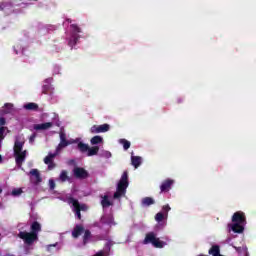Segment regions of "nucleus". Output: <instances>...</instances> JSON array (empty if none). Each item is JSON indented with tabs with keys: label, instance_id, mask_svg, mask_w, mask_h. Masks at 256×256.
<instances>
[{
	"label": "nucleus",
	"instance_id": "obj_22",
	"mask_svg": "<svg viewBox=\"0 0 256 256\" xmlns=\"http://www.w3.org/2000/svg\"><path fill=\"white\" fill-rule=\"evenodd\" d=\"M24 109L27 111H37V109H39V105H37V103L30 102L24 105Z\"/></svg>",
	"mask_w": 256,
	"mask_h": 256
},
{
	"label": "nucleus",
	"instance_id": "obj_30",
	"mask_svg": "<svg viewBox=\"0 0 256 256\" xmlns=\"http://www.w3.org/2000/svg\"><path fill=\"white\" fill-rule=\"evenodd\" d=\"M73 34L72 35H77V33H81V28L79 26H77V24H72L70 25Z\"/></svg>",
	"mask_w": 256,
	"mask_h": 256
},
{
	"label": "nucleus",
	"instance_id": "obj_29",
	"mask_svg": "<svg viewBox=\"0 0 256 256\" xmlns=\"http://www.w3.org/2000/svg\"><path fill=\"white\" fill-rule=\"evenodd\" d=\"M60 181H62V183H65V181H69V176L67 175V171L63 170L60 173Z\"/></svg>",
	"mask_w": 256,
	"mask_h": 256
},
{
	"label": "nucleus",
	"instance_id": "obj_37",
	"mask_svg": "<svg viewBox=\"0 0 256 256\" xmlns=\"http://www.w3.org/2000/svg\"><path fill=\"white\" fill-rule=\"evenodd\" d=\"M7 120L4 117H0V127H5Z\"/></svg>",
	"mask_w": 256,
	"mask_h": 256
},
{
	"label": "nucleus",
	"instance_id": "obj_7",
	"mask_svg": "<svg viewBox=\"0 0 256 256\" xmlns=\"http://www.w3.org/2000/svg\"><path fill=\"white\" fill-rule=\"evenodd\" d=\"M111 129L109 124H102V125H93L90 128V133L97 134V133H107Z\"/></svg>",
	"mask_w": 256,
	"mask_h": 256
},
{
	"label": "nucleus",
	"instance_id": "obj_12",
	"mask_svg": "<svg viewBox=\"0 0 256 256\" xmlns=\"http://www.w3.org/2000/svg\"><path fill=\"white\" fill-rule=\"evenodd\" d=\"M85 228L82 225H76L72 231V237L74 239H79L83 235Z\"/></svg>",
	"mask_w": 256,
	"mask_h": 256
},
{
	"label": "nucleus",
	"instance_id": "obj_35",
	"mask_svg": "<svg viewBox=\"0 0 256 256\" xmlns=\"http://www.w3.org/2000/svg\"><path fill=\"white\" fill-rule=\"evenodd\" d=\"M48 165V170L49 171H53V169H55V167H57V165L55 164V162H50Z\"/></svg>",
	"mask_w": 256,
	"mask_h": 256
},
{
	"label": "nucleus",
	"instance_id": "obj_25",
	"mask_svg": "<svg viewBox=\"0 0 256 256\" xmlns=\"http://www.w3.org/2000/svg\"><path fill=\"white\" fill-rule=\"evenodd\" d=\"M91 145H99L103 143V137L101 136H94L90 140Z\"/></svg>",
	"mask_w": 256,
	"mask_h": 256
},
{
	"label": "nucleus",
	"instance_id": "obj_33",
	"mask_svg": "<svg viewBox=\"0 0 256 256\" xmlns=\"http://www.w3.org/2000/svg\"><path fill=\"white\" fill-rule=\"evenodd\" d=\"M6 129H7V127L0 126V139H4L5 138V130Z\"/></svg>",
	"mask_w": 256,
	"mask_h": 256
},
{
	"label": "nucleus",
	"instance_id": "obj_10",
	"mask_svg": "<svg viewBox=\"0 0 256 256\" xmlns=\"http://www.w3.org/2000/svg\"><path fill=\"white\" fill-rule=\"evenodd\" d=\"M173 183L174 181L172 179L164 180L160 186L161 193H168V191H171V186Z\"/></svg>",
	"mask_w": 256,
	"mask_h": 256
},
{
	"label": "nucleus",
	"instance_id": "obj_23",
	"mask_svg": "<svg viewBox=\"0 0 256 256\" xmlns=\"http://www.w3.org/2000/svg\"><path fill=\"white\" fill-rule=\"evenodd\" d=\"M131 162H132L133 167H135V169H138V167L141 165V157L132 156Z\"/></svg>",
	"mask_w": 256,
	"mask_h": 256
},
{
	"label": "nucleus",
	"instance_id": "obj_28",
	"mask_svg": "<svg viewBox=\"0 0 256 256\" xmlns=\"http://www.w3.org/2000/svg\"><path fill=\"white\" fill-rule=\"evenodd\" d=\"M45 83L42 86V93H44V95H47V93H49L50 89H51V84H49V80H45Z\"/></svg>",
	"mask_w": 256,
	"mask_h": 256
},
{
	"label": "nucleus",
	"instance_id": "obj_44",
	"mask_svg": "<svg viewBox=\"0 0 256 256\" xmlns=\"http://www.w3.org/2000/svg\"><path fill=\"white\" fill-rule=\"evenodd\" d=\"M3 193V189L0 188V195Z\"/></svg>",
	"mask_w": 256,
	"mask_h": 256
},
{
	"label": "nucleus",
	"instance_id": "obj_32",
	"mask_svg": "<svg viewBox=\"0 0 256 256\" xmlns=\"http://www.w3.org/2000/svg\"><path fill=\"white\" fill-rule=\"evenodd\" d=\"M23 193V189L21 188H15L12 190V195L13 197H19V195H21Z\"/></svg>",
	"mask_w": 256,
	"mask_h": 256
},
{
	"label": "nucleus",
	"instance_id": "obj_11",
	"mask_svg": "<svg viewBox=\"0 0 256 256\" xmlns=\"http://www.w3.org/2000/svg\"><path fill=\"white\" fill-rule=\"evenodd\" d=\"M51 127H53L51 122H45L42 124H34L33 129L35 131H47V129H51Z\"/></svg>",
	"mask_w": 256,
	"mask_h": 256
},
{
	"label": "nucleus",
	"instance_id": "obj_8",
	"mask_svg": "<svg viewBox=\"0 0 256 256\" xmlns=\"http://www.w3.org/2000/svg\"><path fill=\"white\" fill-rule=\"evenodd\" d=\"M68 145H70V143L67 139V134H65V132H60V143L56 148L57 153H59L61 149H65V147H68Z\"/></svg>",
	"mask_w": 256,
	"mask_h": 256
},
{
	"label": "nucleus",
	"instance_id": "obj_34",
	"mask_svg": "<svg viewBox=\"0 0 256 256\" xmlns=\"http://www.w3.org/2000/svg\"><path fill=\"white\" fill-rule=\"evenodd\" d=\"M35 139H37V133L31 134V136L29 137V143L33 145V143H35Z\"/></svg>",
	"mask_w": 256,
	"mask_h": 256
},
{
	"label": "nucleus",
	"instance_id": "obj_26",
	"mask_svg": "<svg viewBox=\"0 0 256 256\" xmlns=\"http://www.w3.org/2000/svg\"><path fill=\"white\" fill-rule=\"evenodd\" d=\"M89 239H91V231L84 230L83 245H87L89 243Z\"/></svg>",
	"mask_w": 256,
	"mask_h": 256
},
{
	"label": "nucleus",
	"instance_id": "obj_31",
	"mask_svg": "<svg viewBox=\"0 0 256 256\" xmlns=\"http://www.w3.org/2000/svg\"><path fill=\"white\" fill-rule=\"evenodd\" d=\"M163 219H165V214H163L162 212H158L155 215V221H157V223H161V221H163Z\"/></svg>",
	"mask_w": 256,
	"mask_h": 256
},
{
	"label": "nucleus",
	"instance_id": "obj_42",
	"mask_svg": "<svg viewBox=\"0 0 256 256\" xmlns=\"http://www.w3.org/2000/svg\"><path fill=\"white\" fill-rule=\"evenodd\" d=\"M66 21H67L68 23H71V19H69V18H68V19H66Z\"/></svg>",
	"mask_w": 256,
	"mask_h": 256
},
{
	"label": "nucleus",
	"instance_id": "obj_38",
	"mask_svg": "<svg viewBox=\"0 0 256 256\" xmlns=\"http://www.w3.org/2000/svg\"><path fill=\"white\" fill-rule=\"evenodd\" d=\"M49 187H50L51 191H53V189H55V181L54 180H49Z\"/></svg>",
	"mask_w": 256,
	"mask_h": 256
},
{
	"label": "nucleus",
	"instance_id": "obj_36",
	"mask_svg": "<svg viewBox=\"0 0 256 256\" xmlns=\"http://www.w3.org/2000/svg\"><path fill=\"white\" fill-rule=\"evenodd\" d=\"M75 211V215L77 217V219L81 220V211L80 209L74 208Z\"/></svg>",
	"mask_w": 256,
	"mask_h": 256
},
{
	"label": "nucleus",
	"instance_id": "obj_13",
	"mask_svg": "<svg viewBox=\"0 0 256 256\" xmlns=\"http://www.w3.org/2000/svg\"><path fill=\"white\" fill-rule=\"evenodd\" d=\"M100 223H102V225H115V220L111 215H104L101 217Z\"/></svg>",
	"mask_w": 256,
	"mask_h": 256
},
{
	"label": "nucleus",
	"instance_id": "obj_2",
	"mask_svg": "<svg viewBox=\"0 0 256 256\" xmlns=\"http://www.w3.org/2000/svg\"><path fill=\"white\" fill-rule=\"evenodd\" d=\"M24 145L25 141H21L17 137L14 143V157L17 167H21L25 163V159H27V150H23Z\"/></svg>",
	"mask_w": 256,
	"mask_h": 256
},
{
	"label": "nucleus",
	"instance_id": "obj_39",
	"mask_svg": "<svg viewBox=\"0 0 256 256\" xmlns=\"http://www.w3.org/2000/svg\"><path fill=\"white\" fill-rule=\"evenodd\" d=\"M162 209L165 213H169V211H171V207L169 205H164Z\"/></svg>",
	"mask_w": 256,
	"mask_h": 256
},
{
	"label": "nucleus",
	"instance_id": "obj_27",
	"mask_svg": "<svg viewBox=\"0 0 256 256\" xmlns=\"http://www.w3.org/2000/svg\"><path fill=\"white\" fill-rule=\"evenodd\" d=\"M119 143H120L121 145H123V149H124L125 151H127V149H129V148L131 147V142H129V140H127V139H120V140H119Z\"/></svg>",
	"mask_w": 256,
	"mask_h": 256
},
{
	"label": "nucleus",
	"instance_id": "obj_17",
	"mask_svg": "<svg viewBox=\"0 0 256 256\" xmlns=\"http://www.w3.org/2000/svg\"><path fill=\"white\" fill-rule=\"evenodd\" d=\"M101 197H102L101 205H102L103 209H107V207H111V205H113V203L111 201H109L108 195H104Z\"/></svg>",
	"mask_w": 256,
	"mask_h": 256
},
{
	"label": "nucleus",
	"instance_id": "obj_4",
	"mask_svg": "<svg viewBox=\"0 0 256 256\" xmlns=\"http://www.w3.org/2000/svg\"><path fill=\"white\" fill-rule=\"evenodd\" d=\"M143 245H153L156 249H163L165 245H167L166 242L161 241V239L157 238V235L155 232H149L146 234Z\"/></svg>",
	"mask_w": 256,
	"mask_h": 256
},
{
	"label": "nucleus",
	"instance_id": "obj_6",
	"mask_svg": "<svg viewBox=\"0 0 256 256\" xmlns=\"http://www.w3.org/2000/svg\"><path fill=\"white\" fill-rule=\"evenodd\" d=\"M73 175L76 179H87L89 172L82 167H75L73 169Z\"/></svg>",
	"mask_w": 256,
	"mask_h": 256
},
{
	"label": "nucleus",
	"instance_id": "obj_18",
	"mask_svg": "<svg viewBox=\"0 0 256 256\" xmlns=\"http://www.w3.org/2000/svg\"><path fill=\"white\" fill-rule=\"evenodd\" d=\"M30 174L32 175V177H35L36 183H41V181H43V178H41V173L38 169H32L30 171Z\"/></svg>",
	"mask_w": 256,
	"mask_h": 256
},
{
	"label": "nucleus",
	"instance_id": "obj_3",
	"mask_svg": "<svg viewBox=\"0 0 256 256\" xmlns=\"http://www.w3.org/2000/svg\"><path fill=\"white\" fill-rule=\"evenodd\" d=\"M127 187H129V173L124 171L114 193V199H121L127 193Z\"/></svg>",
	"mask_w": 256,
	"mask_h": 256
},
{
	"label": "nucleus",
	"instance_id": "obj_9",
	"mask_svg": "<svg viewBox=\"0 0 256 256\" xmlns=\"http://www.w3.org/2000/svg\"><path fill=\"white\" fill-rule=\"evenodd\" d=\"M68 203L70 205H73L74 209H80V211H87V205L85 204H80L79 203V200L73 198V197H70L68 199Z\"/></svg>",
	"mask_w": 256,
	"mask_h": 256
},
{
	"label": "nucleus",
	"instance_id": "obj_24",
	"mask_svg": "<svg viewBox=\"0 0 256 256\" xmlns=\"http://www.w3.org/2000/svg\"><path fill=\"white\" fill-rule=\"evenodd\" d=\"M97 153H99V146H93L89 147L87 155L88 157H93L97 155Z\"/></svg>",
	"mask_w": 256,
	"mask_h": 256
},
{
	"label": "nucleus",
	"instance_id": "obj_19",
	"mask_svg": "<svg viewBox=\"0 0 256 256\" xmlns=\"http://www.w3.org/2000/svg\"><path fill=\"white\" fill-rule=\"evenodd\" d=\"M77 149L80 151V153H88L89 151V144H85L83 142H79L77 144Z\"/></svg>",
	"mask_w": 256,
	"mask_h": 256
},
{
	"label": "nucleus",
	"instance_id": "obj_41",
	"mask_svg": "<svg viewBox=\"0 0 256 256\" xmlns=\"http://www.w3.org/2000/svg\"><path fill=\"white\" fill-rule=\"evenodd\" d=\"M177 103H183V100H182L181 98H179V99L177 100Z\"/></svg>",
	"mask_w": 256,
	"mask_h": 256
},
{
	"label": "nucleus",
	"instance_id": "obj_5",
	"mask_svg": "<svg viewBox=\"0 0 256 256\" xmlns=\"http://www.w3.org/2000/svg\"><path fill=\"white\" fill-rule=\"evenodd\" d=\"M232 223L247 225V217L243 211H237L232 216Z\"/></svg>",
	"mask_w": 256,
	"mask_h": 256
},
{
	"label": "nucleus",
	"instance_id": "obj_1",
	"mask_svg": "<svg viewBox=\"0 0 256 256\" xmlns=\"http://www.w3.org/2000/svg\"><path fill=\"white\" fill-rule=\"evenodd\" d=\"M31 232L20 231L18 233L19 239H22L25 245H33L34 241L39 239V232L41 231V224L34 221L30 226Z\"/></svg>",
	"mask_w": 256,
	"mask_h": 256
},
{
	"label": "nucleus",
	"instance_id": "obj_40",
	"mask_svg": "<svg viewBox=\"0 0 256 256\" xmlns=\"http://www.w3.org/2000/svg\"><path fill=\"white\" fill-rule=\"evenodd\" d=\"M235 251H237V253H243V251H245V248L243 247H234Z\"/></svg>",
	"mask_w": 256,
	"mask_h": 256
},
{
	"label": "nucleus",
	"instance_id": "obj_14",
	"mask_svg": "<svg viewBox=\"0 0 256 256\" xmlns=\"http://www.w3.org/2000/svg\"><path fill=\"white\" fill-rule=\"evenodd\" d=\"M231 230L234 233H243L245 231V224L235 223L231 225Z\"/></svg>",
	"mask_w": 256,
	"mask_h": 256
},
{
	"label": "nucleus",
	"instance_id": "obj_21",
	"mask_svg": "<svg viewBox=\"0 0 256 256\" xmlns=\"http://www.w3.org/2000/svg\"><path fill=\"white\" fill-rule=\"evenodd\" d=\"M209 255L212 256H217L221 253V248L219 247V245H213L210 249H209Z\"/></svg>",
	"mask_w": 256,
	"mask_h": 256
},
{
	"label": "nucleus",
	"instance_id": "obj_15",
	"mask_svg": "<svg viewBox=\"0 0 256 256\" xmlns=\"http://www.w3.org/2000/svg\"><path fill=\"white\" fill-rule=\"evenodd\" d=\"M79 39H81V36H79V34H72L68 42L69 47H75V45H77V43L79 42Z\"/></svg>",
	"mask_w": 256,
	"mask_h": 256
},
{
	"label": "nucleus",
	"instance_id": "obj_43",
	"mask_svg": "<svg viewBox=\"0 0 256 256\" xmlns=\"http://www.w3.org/2000/svg\"><path fill=\"white\" fill-rule=\"evenodd\" d=\"M1 161H3V157L0 155V163H1Z\"/></svg>",
	"mask_w": 256,
	"mask_h": 256
},
{
	"label": "nucleus",
	"instance_id": "obj_20",
	"mask_svg": "<svg viewBox=\"0 0 256 256\" xmlns=\"http://www.w3.org/2000/svg\"><path fill=\"white\" fill-rule=\"evenodd\" d=\"M59 152H55V153H49L45 158H44V163L45 165L49 164V163H53V159H55L57 157Z\"/></svg>",
	"mask_w": 256,
	"mask_h": 256
},
{
	"label": "nucleus",
	"instance_id": "obj_16",
	"mask_svg": "<svg viewBox=\"0 0 256 256\" xmlns=\"http://www.w3.org/2000/svg\"><path fill=\"white\" fill-rule=\"evenodd\" d=\"M141 203L143 207H151V205H155V200L151 197H144Z\"/></svg>",
	"mask_w": 256,
	"mask_h": 256
}]
</instances>
